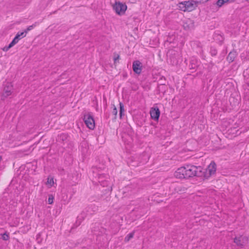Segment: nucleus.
<instances>
[{"mask_svg":"<svg viewBox=\"0 0 249 249\" xmlns=\"http://www.w3.org/2000/svg\"><path fill=\"white\" fill-rule=\"evenodd\" d=\"M133 235L134 234H129L126 237H125V238L124 239L125 242H127L129 241L130 240V239H131V238H132L133 237Z\"/></svg>","mask_w":249,"mask_h":249,"instance_id":"b1692460","label":"nucleus"},{"mask_svg":"<svg viewBox=\"0 0 249 249\" xmlns=\"http://www.w3.org/2000/svg\"><path fill=\"white\" fill-rule=\"evenodd\" d=\"M231 99H233V98H230V101H231Z\"/></svg>","mask_w":249,"mask_h":249,"instance_id":"7c9ffc66","label":"nucleus"},{"mask_svg":"<svg viewBox=\"0 0 249 249\" xmlns=\"http://www.w3.org/2000/svg\"><path fill=\"white\" fill-rule=\"evenodd\" d=\"M160 113V110L158 107L152 108L150 111L151 118L155 121L159 120Z\"/></svg>","mask_w":249,"mask_h":249,"instance_id":"0eeeda50","label":"nucleus"},{"mask_svg":"<svg viewBox=\"0 0 249 249\" xmlns=\"http://www.w3.org/2000/svg\"><path fill=\"white\" fill-rule=\"evenodd\" d=\"M113 115L114 116V119H116L117 114V109L114 105H113V110L112 112Z\"/></svg>","mask_w":249,"mask_h":249,"instance_id":"aec40b11","label":"nucleus"},{"mask_svg":"<svg viewBox=\"0 0 249 249\" xmlns=\"http://www.w3.org/2000/svg\"><path fill=\"white\" fill-rule=\"evenodd\" d=\"M119 59H120V55L118 54H117V53H114V57H113L114 63H117V61H118Z\"/></svg>","mask_w":249,"mask_h":249,"instance_id":"4be33fe9","label":"nucleus"},{"mask_svg":"<svg viewBox=\"0 0 249 249\" xmlns=\"http://www.w3.org/2000/svg\"><path fill=\"white\" fill-rule=\"evenodd\" d=\"M3 233L6 234V233H7V232L6 231H4Z\"/></svg>","mask_w":249,"mask_h":249,"instance_id":"2f4dec72","label":"nucleus"},{"mask_svg":"<svg viewBox=\"0 0 249 249\" xmlns=\"http://www.w3.org/2000/svg\"><path fill=\"white\" fill-rule=\"evenodd\" d=\"M228 0H218L216 4L218 7H221L224 3L228 2Z\"/></svg>","mask_w":249,"mask_h":249,"instance_id":"dca6fc26","label":"nucleus"},{"mask_svg":"<svg viewBox=\"0 0 249 249\" xmlns=\"http://www.w3.org/2000/svg\"><path fill=\"white\" fill-rule=\"evenodd\" d=\"M248 241V237L243 234H238L234 238V242L238 246L243 247Z\"/></svg>","mask_w":249,"mask_h":249,"instance_id":"39448f33","label":"nucleus"},{"mask_svg":"<svg viewBox=\"0 0 249 249\" xmlns=\"http://www.w3.org/2000/svg\"><path fill=\"white\" fill-rule=\"evenodd\" d=\"M96 225H97L98 226L99 225V224H97V223H95L94 224V226H96Z\"/></svg>","mask_w":249,"mask_h":249,"instance_id":"c756f323","label":"nucleus"},{"mask_svg":"<svg viewBox=\"0 0 249 249\" xmlns=\"http://www.w3.org/2000/svg\"><path fill=\"white\" fill-rule=\"evenodd\" d=\"M68 137V136L67 134L61 133L58 135L56 138V140L59 142H64L67 140Z\"/></svg>","mask_w":249,"mask_h":249,"instance_id":"ddd939ff","label":"nucleus"},{"mask_svg":"<svg viewBox=\"0 0 249 249\" xmlns=\"http://www.w3.org/2000/svg\"><path fill=\"white\" fill-rule=\"evenodd\" d=\"M202 1V0H200L199 1L193 0L184 1L179 3L178 7L180 10L184 12H191L196 8L198 3H203Z\"/></svg>","mask_w":249,"mask_h":249,"instance_id":"f03ea898","label":"nucleus"},{"mask_svg":"<svg viewBox=\"0 0 249 249\" xmlns=\"http://www.w3.org/2000/svg\"><path fill=\"white\" fill-rule=\"evenodd\" d=\"M203 174L201 166L186 165L178 168L175 173V176L179 179H188L194 177H202Z\"/></svg>","mask_w":249,"mask_h":249,"instance_id":"f257e3e1","label":"nucleus"},{"mask_svg":"<svg viewBox=\"0 0 249 249\" xmlns=\"http://www.w3.org/2000/svg\"><path fill=\"white\" fill-rule=\"evenodd\" d=\"M208 0H202V2H205L206 1H207Z\"/></svg>","mask_w":249,"mask_h":249,"instance_id":"cd10ccee","label":"nucleus"},{"mask_svg":"<svg viewBox=\"0 0 249 249\" xmlns=\"http://www.w3.org/2000/svg\"><path fill=\"white\" fill-rule=\"evenodd\" d=\"M46 184L50 185L51 187L53 186L54 184L53 178L49 177L47 178Z\"/></svg>","mask_w":249,"mask_h":249,"instance_id":"f3484780","label":"nucleus"},{"mask_svg":"<svg viewBox=\"0 0 249 249\" xmlns=\"http://www.w3.org/2000/svg\"><path fill=\"white\" fill-rule=\"evenodd\" d=\"M13 88L10 83H7L4 87L2 95L7 97L12 94Z\"/></svg>","mask_w":249,"mask_h":249,"instance_id":"6e6552de","label":"nucleus"},{"mask_svg":"<svg viewBox=\"0 0 249 249\" xmlns=\"http://www.w3.org/2000/svg\"><path fill=\"white\" fill-rule=\"evenodd\" d=\"M15 45L11 42L7 46H5L3 48H2V50L5 52H7L11 48H12L13 46H14Z\"/></svg>","mask_w":249,"mask_h":249,"instance_id":"6ab92c4d","label":"nucleus"},{"mask_svg":"<svg viewBox=\"0 0 249 249\" xmlns=\"http://www.w3.org/2000/svg\"><path fill=\"white\" fill-rule=\"evenodd\" d=\"M216 164L214 161L211 162L208 168L210 175H212L215 174L216 169Z\"/></svg>","mask_w":249,"mask_h":249,"instance_id":"f8f14e48","label":"nucleus"},{"mask_svg":"<svg viewBox=\"0 0 249 249\" xmlns=\"http://www.w3.org/2000/svg\"><path fill=\"white\" fill-rule=\"evenodd\" d=\"M184 28L185 30H191L194 27V23L192 21H190L189 23H185L184 25Z\"/></svg>","mask_w":249,"mask_h":249,"instance_id":"4468645a","label":"nucleus"},{"mask_svg":"<svg viewBox=\"0 0 249 249\" xmlns=\"http://www.w3.org/2000/svg\"><path fill=\"white\" fill-rule=\"evenodd\" d=\"M127 5L125 3H122L119 1H116L113 5V10L119 15H124L127 10Z\"/></svg>","mask_w":249,"mask_h":249,"instance_id":"7ed1b4c3","label":"nucleus"},{"mask_svg":"<svg viewBox=\"0 0 249 249\" xmlns=\"http://www.w3.org/2000/svg\"><path fill=\"white\" fill-rule=\"evenodd\" d=\"M210 53L212 56H214L217 54V51L214 47H211L210 50Z\"/></svg>","mask_w":249,"mask_h":249,"instance_id":"a211bd4d","label":"nucleus"},{"mask_svg":"<svg viewBox=\"0 0 249 249\" xmlns=\"http://www.w3.org/2000/svg\"><path fill=\"white\" fill-rule=\"evenodd\" d=\"M26 36V34H24V32H18L12 41V42L15 45L17 44L19 39L21 38L24 37Z\"/></svg>","mask_w":249,"mask_h":249,"instance_id":"9b49d317","label":"nucleus"},{"mask_svg":"<svg viewBox=\"0 0 249 249\" xmlns=\"http://www.w3.org/2000/svg\"><path fill=\"white\" fill-rule=\"evenodd\" d=\"M119 105H120L119 115H120V118H121L122 117L123 115H124V104L121 102L120 103Z\"/></svg>","mask_w":249,"mask_h":249,"instance_id":"2eb2a0df","label":"nucleus"},{"mask_svg":"<svg viewBox=\"0 0 249 249\" xmlns=\"http://www.w3.org/2000/svg\"><path fill=\"white\" fill-rule=\"evenodd\" d=\"M53 199H54L53 196L52 195H50L49 196V198H48V203L50 204H53Z\"/></svg>","mask_w":249,"mask_h":249,"instance_id":"5701e85b","label":"nucleus"},{"mask_svg":"<svg viewBox=\"0 0 249 249\" xmlns=\"http://www.w3.org/2000/svg\"><path fill=\"white\" fill-rule=\"evenodd\" d=\"M235 0H228V2H234Z\"/></svg>","mask_w":249,"mask_h":249,"instance_id":"bb28decb","label":"nucleus"},{"mask_svg":"<svg viewBox=\"0 0 249 249\" xmlns=\"http://www.w3.org/2000/svg\"><path fill=\"white\" fill-rule=\"evenodd\" d=\"M237 55V53L236 51L233 50L230 52L227 57V60L229 63L232 62Z\"/></svg>","mask_w":249,"mask_h":249,"instance_id":"1a4fd4ad","label":"nucleus"},{"mask_svg":"<svg viewBox=\"0 0 249 249\" xmlns=\"http://www.w3.org/2000/svg\"><path fill=\"white\" fill-rule=\"evenodd\" d=\"M36 26V25L35 24H33L32 25H30L29 26H28L25 30L23 32H24V34H26L28 32H29V31L32 30L33 29V28L34 27Z\"/></svg>","mask_w":249,"mask_h":249,"instance_id":"412c9836","label":"nucleus"},{"mask_svg":"<svg viewBox=\"0 0 249 249\" xmlns=\"http://www.w3.org/2000/svg\"><path fill=\"white\" fill-rule=\"evenodd\" d=\"M83 119L87 126L90 129L93 130L95 127V121L93 116L90 112L84 115Z\"/></svg>","mask_w":249,"mask_h":249,"instance_id":"20e7f679","label":"nucleus"},{"mask_svg":"<svg viewBox=\"0 0 249 249\" xmlns=\"http://www.w3.org/2000/svg\"><path fill=\"white\" fill-rule=\"evenodd\" d=\"M81 249H87V248H86V247H83V248H82Z\"/></svg>","mask_w":249,"mask_h":249,"instance_id":"c85d7f7f","label":"nucleus"},{"mask_svg":"<svg viewBox=\"0 0 249 249\" xmlns=\"http://www.w3.org/2000/svg\"><path fill=\"white\" fill-rule=\"evenodd\" d=\"M1 238L4 240H8L9 239V234H0Z\"/></svg>","mask_w":249,"mask_h":249,"instance_id":"393cba45","label":"nucleus"},{"mask_svg":"<svg viewBox=\"0 0 249 249\" xmlns=\"http://www.w3.org/2000/svg\"><path fill=\"white\" fill-rule=\"evenodd\" d=\"M197 66V61H196V60L195 58H192L190 60V64L189 65L190 69L192 70V72L196 71Z\"/></svg>","mask_w":249,"mask_h":249,"instance_id":"9d476101","label":"nucleus"},{"mask_svg":"<svg viewBox=\"0 0 249 249\" xmlns=\"http://www.w3.org/2000/svg\"><path fill=\"white\" fill-rule=\"evenodd\" d=\"M93 227L92 228V229H93ZM94 229H92V232H96V231H98V230H97L95 228V227H94Z\"/></svg>","mask_w":249,"mask_h":249,"instance_id":"a878e982","label":"nucleus"},{"mask_svg":"<svg viewBox=\"0 0 249 249\" xmlns=\"http://www.w3.org/2000/svg\"><path fill=\"white\" fill-rule=\"evenodd\" d=\"M142 64L140 61L136 60L133 61L132 69L135 73L140 74L142 72Z\"/></svg>","mask_w":249,"mask_h":249,"instance_id":"423d86ee","label":"nucleus"}]
</instances>
